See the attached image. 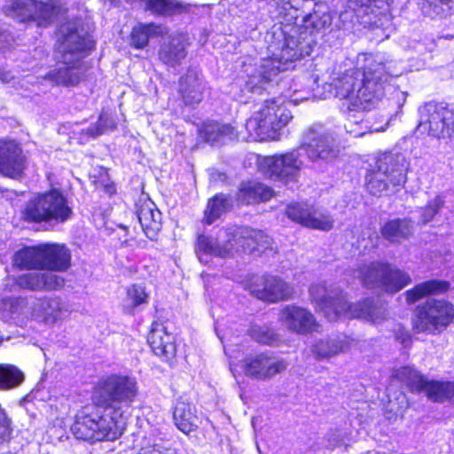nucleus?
I'll use <instances>...</instances> for the list:
<instances>
[{"mask_svg": "<svg viewBox=\"0 0 454 454\" xmlns=\"http://www.w3.org/2000/svg\"><path fill=\"white\" fill-rule=\"evenodd\" d=\"M230 368H231V371L232 372V373L234 374L236 369L234 368V364L231 362L230 363Z\"/></svg>", "mask_w": 454, "mask_h": 454, "instance_id": "864d4df0", "label": "nucleus"}, {"mask_svg": "<svg viewBox=\"0 0 454 454\" xmlns=\"http://www.w3.org/2000/svg\"><path fill=\"white\" fill-rule=\"evenodd\" d=\"M24 380L23 372L12 364H0V389L8 390L20 386Z\"/></svg>", "mask_w": 454, "mask_h": 454, "instance_id": "58836bf2", "label": "nucleus"}, {"mask_svg": "<svg viewBox=\"0 0 454 454\" xmlns=\"http://www.w3.org/2000/svg\"><path fill=\"white\" fill-rule=\"evenodd\" d=\"M309 294L317 308L329 321L340 317H357L373 324H380L387 316L383 303L366 299L356 304H348L346 296L339 289L328 290L325 285H312Z\"/></svg>", "mask_w": 454, "mask_h": 454, "instance_id": "0eeeda50", "label": "nucleus"}, {"mask_svg": "<svg viewBox=\"0 0 454 454\" xmlns=\"http://www.w3.org/2000/svg\"><path fill=\"white\" fill-rule=\"evenodd\" d=\"M205 90L206 82L196 71L188 70L179 80L178 94L185 106H194L201 102Z\"/></svg>", "mask_w": 454, "mask_h": 454, "instance_id": "b1692460", "label": "nucleus"}, {"mask_svg": "<svg viewBox=\"0 0 454 454\" xmlns=\"http://www.w3.org/2000/svg\"><path fill=\"white\" fill-rule=\"evenodd\" d=\"M231 200L229 196L217 194L208 201L205 211V222L207 224L213 223L224 212L231 207Z\"/></svg>", "mask_w": 454, "mask_h": 454, "instance_id": "4c0bfd02", "label": "nucleus"}, {"mask_svg": "<svg viewBox=\"0 0 454 454\" xmlns=\"http://www.w3.org/2000/svg\"><path fill=\"white\" fill-rule=\"evenodd\" d=\"M5 303L10 304V311L12 313H17L18 312V305L24 302V300L21 298H10L8 300H4Z\"/></svg>", "mask_w": 454, "mask_h": 454, "instance_id": "de8ad7c7", "label": "nucleus"}, {"mask_svg": "<svg viewBox=\"0 0 454 454\" xmlns=\"http://www.w3.org/2000/svg\"><path fill=\"white\" fill-rule=\"evenodd\" d=\"M168 33V29L163 24L138 23L131 30L129 43L135 49H145L151 38L162 37Z\"/></svg>", "mask_w": 454, "mask_h": 454, "instance_id": "bb28decb", "label": "nucleus"}, {"mask_svg": "<svg viewBox=\"0 0 454 454\" xmlns=\"http://www.w3.org/2000/svg\"><path fill=\"white\" fill-rule=\"evenodd\" d=\"M54 12L51 3L36 0H12L8 10V14L20 22L37 20L39 25L49 22Z\"/></svg>", "mask_w": 454, "mask_h": 454, "instance_id": "6ab92c4d", "label": "nucleus"}, {"mask_svg": "<svg viewBox=\"0 0 454 454\" xmlns=\"http://www.w3.org/2000/svg\"><path fill=\"white\" fill-rule=\"evenodd\" d=\"M346 344V336L339 335L335 338L317 341L313 347V352L319 358H330L344 351Z\"/></svg>", "mask_w": 454, "mask_h": 454, "instance_id": "c9c22d12", "label": "nucleus"}, {"mask_svg": "<svg viewBox=\"0 0 454 454\" xmlns=\"http://www.w3.org/2000/svg\"><path fill=\"white\" fill-rule=\"evenodd\" d=\"M316 83L314 79L309 74L298 76L292 81L288 90L282 93L280 98L289 100L294 105L309 99L312 96L313 86Z\"/></svg>", "mask_w": 454, "mask_h": 454, "instance_id": "c756f323", "label": "nucleus"}, {"mask_svg": "<svg viewBox=\"0 0 454 454\" xmlns=\"http://www.w3.org/2000/svg\"><path fill=\"white\" fill-rule=\"evenodd\" d=\"M419 122L418 129L427 132L434 137L451 136L450 121H453L454 112L434 103H427L419 110Z\"/></svg>", "mask_w": 454, "mask_h": 454, "instance_id": "dca6fc26", "label": "nucleus"}, {"mask_svg": "<svg viewBox=\"0 0 454 454\" xmlns=\"http://www.w3.org/2000/svg\"><path fill=\"white\" fill-rule=\"evenodd\" d=\"M286 214L292 221L311 229L329 231L333 223L327 211L313 205L290 204L286 209Z\"/></svg>", "mask_w": 454, "mask_h": 454, "instance_id": "a211bd4d", "label": "nucleus"}, {"mask_svg": "<svg viewBox=\"0 0 454 454\" xmlns=\"http://www.w3.org/2000/svg\"><path fill=\"white\" fill-rule=\"evenodd\" d=\"M258 280V285L251 286V293L260 300L276 302L293 295V287L278 277L265 276Z\"/></svg>", "mask_w": 454, "mask_h": 454, "instance_id": "412c9836", "label": "nucleus"}, {"mask_svg": "<svg viewBox=\"0 0 454 454\" xmlns=\"http://www.w3.org/2000/svg\"><path fill=\"white\" fill-rule=\"evenodd\" d=\"M25 168V157L20 145L14 141H0V173L18 177Z\"/></svg>", "mask_w": 454, "mask_h": 454, "instance_id": "5701e85b", "label": "nucleus"}, {"mask_svg": "<svg viewBox=\"0 0 454 454\" xmlns=\"http://www.w3.org/2000/svg\"><path fill=\"white\" fill-rule=\"evenodd\" d=\"M348 118L347 122L344 124V128L346 131L354 137H362L368 132H380L386 129V128L371 129L368 126L367 121H364L363 112L364 110L350 106H348Z\"/></svg>", "mask_w": 454, "mask_h": 454, "instance_id": "473e14b6", "label": "nucleus"}, {"mask_svg": "<svg viewBox=\"0 0 454 454\" xmlns=\"http://www.w3.org/2000/svg\"><path fill=\"white\" fill-rule=\"evenodd\" d=\"M443 204L444 200L441 195H436L433 200L428 201L427 206L421 211V223L425 224L430 222Z\"/></svg>", "mask_w": 454, "mask_h": 454, "instance_id": "37998d69", "label": "nucleus"}, {"mask_svg": "<svg viewBox=\"0 0 454 454\" xmlns=\"http://www.w3.org/2000/svg\"><path fill=\"white\" fill-rule=\"evenodd\" d=\"M126 424L127 419L121 415L96 404L76 414L71 430L77 439L83 441H114L122 434Z\"/></svg>", "mask_w": 454, "mask_h": 454, "instance_id": "6e6552de", "label": "nucleus"}, {"mask_svg": "<svg viewBox=\"0 0 454 454\" xmlns=\"http://www.w3.org/2000/svg\"><path fill=\"white\" fill-rule=\"evenodd\" d=\"M409 163L402 153H385L380 155L376 167L366 176V189L372 195H380L393 187H403L406 183Z\"/></svg>", "mask_w": 454, "mask_h": 454, "instance_id": "f8f14e48", "label": "nucleus"}, {"mask_svg": "<svg viewBox=\"0 0 454 454\" xmlns=\"http://www.w3.org/2000/svg\"><path fill=\"white\" fill-rule=\"evenodd\" d=\"M271 238L262 231L235 228L221 231L217 237L199 235L196 254L201 263L207 264L215 257L232 256L241 247L263 251L270 248Z\"/></svg>", "mask_w": 454, "mask_h": 454, "instance_id": "423d86ee", "label": "nucleus"}, {"mask_svg": "<svg viewBox=\"0 0 454 454\" xmlns=\"http://www.w3.org/2000/svg\"><path fill=\"white\" fill-rule=\"evenodd\" d=\"M273 195L271 188L257 182L241 184L237 194V200L240 204H252L269 200Z\"/></svg>", "mask_w": 454, "mask_h": 454, "instance_id": "7c9ffc66", "label": "nucleus"}, {"mask_svg": "<svg viewBox=\"0 0 454 454\" xmlns=\"http://www.w3.org/2000/svg\"><path fill=\"white\" fill-rule=\"evenodd\" d=\"M301 153L313 169L324 172L338 158L340 146L333 131L322 125H312L303 131L298 149L262 157L258 160V168L271 180L286 184L295 183L304 167Z\"/></svg>", "mask_w": 454, "mask_h": 454, "instance_id": "f03ea898", "label": "nucleus"}, {"mask_svg": "<svg viewBox=\"0 0 454 454\" xmlns=\"http://www.w3.org/2000/svg\"><path fill=\"white\" fill-rule=\"evenodd\" d=\"M2 340H3V339H2V336L0 335V341H1Z\"/></svg>", "mask_w": 454, "mask_h": 454, "instance_id": "4d7b16f0", "label": "nucleus"}, {"mask_svg": "<svg viewBox=\"0 0 454 454\" xmlns=\"http://www.w3.org/2000/svg\"><path fill=\"white\" fill-rule=\"evenodd\" d=\"M287 365L285 359L276 357L270 352H262L246 357L242 364V369L248 377L267 380L286 371Z\"/></svg>", "mask_w": 454, "mask_h": 454, "instance_id": "f3484780", "label": "nucleus"}, {"mask_svg": "<svg viewBox=\"0 0 454 454\" xmlns=\"http://www.w3.org/2000/svg\"><path fill=\"white\" fill-rule=\"evenodd\" d=\"M350 4H359L361 6H365L370 3V0H348Z\"/></svg>", "mask_w": 454, "mask_h": 454, "instance_id": "09e8293b", "label": "nucleus"}, {"mask_svg": "<svg viewBox=\"0 0 454 454\" xmlns=\"http://www.w3.org/2000/svg\"><path fill=\"white\" fill-rule=\"evenodd\" d=\"M147 341L153 353L158 356H164L168 359L176 353L174 337L168 332V328L163 323H153Z\"/></svg>", "mask_w": 454, "mask_h": 454, "instance_id": "393cba45", "label": "nucleus"}, {"mask_svg": "<svg viewBox=\"0 0 454 454\" xmlns=\"http://www.w3.org/2000/svg\"><path fill=\"white\" fill-rule=\"evenodd\" d=\"M400 43L403 48L414 50L419 55L423 54L426 50V46L424 43L414 40L410 41L407 38L402 39Z\"/></svg>", "mask_w": 454, "mask_h": 454, "instance_id": "49530a36", "label": "nucleus"}, {"mask_svg": "<svg viewBox=\"0 0 454 454\" xmlns=\"http://www.w3.org/2000/svg\"><path fill=\"white\" fill-rule=\"evenodd\" d=\"M0 79L3 81V82H8L10 79L9 77H7V75H4L3 77H0Z\"/></svg>", "mask_w": 454, "mask_h": 454, "instance_id": "6e6d98bb", "label": "nucleus"}, {"mask_svg": "<svg viewBox=\"0 0 454 454\" xmlns=\"http://www.w3.org/2000/svg\"><path fill=\"white\" fill-rule=\"evenodd\" d=\"M450 127H451V135L454 134V118L453 121H450Z\"/></svg>", "mask_w": 454, "mask_h": 454, "instance_id": "5fc2aeb1", "label": "nucleus"}, {"mask_svg": "<svg viewBox=\"0 0 454 454\" xmlns=\"http://www.w3.org/2000/svg\"><path fill=\"white\" fill-rule=\"evenodd\" d=\"M454 318V306L444 299H430L419 306L413 327L419 333L435 334L442 332Z\"/></svg>", "mask_w": 454, "mask_h": 454, "instance_id": "4468645a", "label": "nucleus"}, {"mask_svg": "<svg viewBox=\"0 0 454 454\" xmlns=\"http://www.w3.org/2000/svg\"><path fill=\"white\" fill-rule=\"evenodd\" d=\"M423 9L427 5L432 9L436 15H449L454 12V0H424Z\"/></svg>", "mask_w": 454, "mask_h": 454, "instance_id": "a19ab883", "label": "nucleus"}, {"mask_svg": "<svg viewBox=\"0 0 454 454\" xmlns=\"http://www.w3.org/2000/svg\"><path fill=\"white\" fill-rule=\"evenodd\" d=\"M293 119L291 112L280 97L265 100L258 110L247 120L246 135L242 140L264 141L278 140L283 129Z\"/></svg>", "mask_w": 454, "mask_h": 454, "instance_id": "1a4fd4ad", "label": "nucleus"}, {"mask_svg": "<svg viewBox=\"0 0 454 454\" xmlns=\"http://www.w3.org/2000/svg\"><path fill=\"white\" fill-rule=\"evenodd\" d=\"M278 320L287 330L306 334L317 330V324L312 313L307 309L295 305L283 307Z\"/></svg>", "mask_w": 454, "mask_h": 454, "instance_id": "aec40b11", "label": "nucleus"}, {"mask_svg": "<svg viewBox=\"0 0 454 454\" xmlns=\"http://www.w3.org/2000/svg\"><path fill=\"white\" fill-rule=\"evenodd\" d=\"M387 79L382 58L363 53L356 67L348 61L336 67L328 85L335 97L348 101V106L370 110L384 95Z\"/></svg>", "mask_w": 454, "mask_h": 454, "instance_id": "7ed1b4c3", "label": "nucleus"}, {"mask_svg": "<svg viewBox=\"0 0 454 454\" xmlns=\"http://www.w3.org/2000/svg\"><path fill=\"white\" fill-rule=\"evenodd\" d=\"M169 445V442L156 437L152 433L149 436L144 437L138 454H177Z\"/></svg>", "mask_w": 454, "mask_h": 454, "instance_id": "e433bc0d", "label": "nucleus"}, {"mask_svg": "<svg viewBox=\"0 0 454 454\" xmlns=\"http://www.w3.org/2000/svg\"><path fill=\"white\" fill-rule=\"evenodd\" d=\"M63 305L57 297L38 300L33 308L32 316L45 323H54L61 318Z\"/></svg>", "mask_w": 454, "mask_h": 454, "instance_id": "2f4dec72", "label": "nucleus"}, {"mask_svg": "<svg viewBox=\"0 0 454 454\" xmlns=\"http://www.w3.org/2000/svg\"><path fill=\"white\" fill-rule=\"evenodd\" d=\"M71 254L64 245L42 244L27 247L13 255V265L25 270H48L51 271L29 272L20 275L16 284L32 291H53L60 289L65 280L52 272L64 271L70 266Z\"/></svg>", "mask_w": 454, "mask_h": 454, "instance_id": "20e7f679", "label": "nucleus"}, {"mask_svg": "<svg viewBox=\"0 0 454 454\" xmlns=\"http://www.w3.org/2000/svg\"><path fill=\"white\" fill-rule=\"evenodd\" d=\"M250 335L257 342L266 345H277L279 340L278 335L265 325L252 326Z\"/></svg>", "mask_w": 454, "mask_h": 454, "instance_id": "ea45409f", "label": "nucleus"}, {"mask_svg": "<svg viewBox=\"0 0 454 454\" xmlns=\"http://www.w3.org/2000/svg\"><path fill=\"white\" fill-rule=\"evenodd\" d=\"M303 1L281 0L278 4V16L285 23L268 34V57L259 64L244 65V75L231 85V92L238 100L246 102L249 93L261 94L267 90L280 72L288 70L296 60L312 52L317 33L327 21L317 13L301 16L299 7Z\"/></svg>", "mask_w": 454, "mask_h": 454, "instance_id": "f257e3e1", "label": "nucleus"}, {"mask_svg": "<svg viewBox=\"0 0 454 454\" xmlns=\"http://www.w3.org/2000/svg\"><path fill=\"white\" fill-rule=\"evenodd\" d=\"M173 419L176 427L184 434L194 431L200 423L195 407L192 403L182 400L176 402Z\"/></svg>", "mask_w": 454, "mask_h": 454, "instance_id": "c85d7f7f", "label": "nucleus"}, {"mask_svg": "<svg viewBox=\"0 0 454 454\" xmlns=\"http://www.w3.org/2000/svg\"><path fill=\"white\" fill-rule=\"evenodd\" d=\"M395 338L398 340L402 345L407 347L411 343V334L408 330H406L403 325H396L395 329Z\"/></svg>", "mask_w": 454, "mask_h": 454, "instance_id": "a18cd8bd", "label": "nucleus"}, {"mask_svg": "<svg viewBox=\"0 0 454 454\" xmlns=\"http://www.w3.org/2000/svg\"><path fill=\"white\" fill-rule=\"evenodd\" d=\"M128 301L133 307L147 303L148 294L145 288L139 285H133L127 291Z\"/></svg>", "mask_w": 454, "mask_h": 454, "instance_id": "c03bdc74", "label": "nucleus"}, {"mask_svg": "<svg viewBox=\"0 0 454 454\" xmlns=\"http://www.w3.org/2000/svg\"><path fill=\"white\" fill-rule=\"evenodd\" d=\"M139 223L150 239H154L161 229V214L152 201L144 203L137 211Z\"/></svg>", "mask_w": 454, "mask_h": 454, "instance_id": "cd10ccee", "label": "nucleus"}, {"mask_svg": "<svg viewBox=\"0 0 454 454\" xmlns=\"http://www.w3.org/2000/svg\"><path fill=\"white\" fill-rule=\"evenodd\" d=\"M137 395V383L135 378L122 374H110L98 381L94 393L95 404L111 409L125 419L130 413L131 404Z\"/></svg>", "mask_w": 454, "mask_h": 454, "instance_id": "9d476101", "label": "nucleus"}, {"mask_svg": "<svg viewBox=\"0 0 454 454\" xmlns=\"http://www.w3.org/2000/svg\"><path fill=\"white\" fill-rule=\"evenodd\" d=\"M188 37L183 33H173L164 41L159 50V59L168 67H176L186 58Z\"/></svg>", "mask_w": 454, "mask_h": 454, "instance_id": "4be33fe9", "label": "nucleus"}, {"mask_svg": "<svg viewBox=\"0 0 454 454\" xmlns=\"http://www.w3.org/2000/svg\"><path fill=\"white\" fill-rule=\"evenodd\" d=\"M6 37L7 35L5 34L0 33V50L5 47Z\"/></svg>", "mask_w": 454, "mask_h": 454, "instance_id": "3c124183", "label": "nucleus"}, {"mask_svg": "<svg viewBox=\"0 0 454 454\" xmlns=\"http://www.w3.org/2000/svg\"><path fill=\"white\" fill-rule=\"evenodd\" d=\"M393 377L407 386L411 392H425L434 402L454 397V382L428 380L412 367H402L394 372Z\"/></svg>", "mask_w": 454, "mask_h": 454, "instance_id": "2eb2a0df", "label": "nucleus"}, {"mask_svg": "<svg viewBox=\"0 0 454 454\" xmlns=\"http://www.w3.org/2000/svg\"><path fill=\"white\" fill-rule=\"evenodd\" d=\"M21 215L30 223H63L71 218L73 210L63 191L51 188L31 197Z\"/></svg>", "mask_w": 454, "mask_h": 454, "instance_id": "9b49d317", "label": "nucleus"}, {"mask_svg": "<svg viewBox=\"0 0 454 454\" xmlns=\"http://www.w3.org/2000/svg\"><path fill=\"white\" fill-rule=\"evenodd\" d=\"M287 84H288V82H286V81H281V82H280V83H278V85L279 87H281L282 89H285V88L286 87V85H287Z\"/></svg>", "mask_w": 454, "mask_h": 454, "instance_id": "603ef678", "label": "nucleus"}, {"mask_svg": "<svg viewBox=\"0 0 454 454\" xmlns=\"http://www.w3.org/2000/svg\"><path fill=\"white\" fill-rule=\"evenodd\" d=\"M449 286L450 284L447 281L436 279L425 281L405 293L407 302L411 304L427 295L443 294Z\"/></svg>", "mask_w": 454, "mask_h": 454, "instance_id": "72a5a7b5", "label": "nucleus"}, {"mask_svg": "<svg viewBox=\"0 0 454 454\" xmlns=\"http://www.w3.org/2000/svg\"><path fill=\"white\" fill-rule=\"evenodd\" d=\"M58 50L61 53L62 66L50 72L45 78L56 85H75L83 77L82 59L94 47L90 35L79 30L74 24L61 26Z\"/></svg>", "mask_w": 454, "mask_h": 454, "instance_id": "39448f33", "label": "nucleus"}, {"mask_svg": "<svg viewBox=\"0 0 454 454\" xmlns=\"http://www.w3.org/2000/svg\"><path fill=\"white\" fill-rule=\"evenodd\" d=\"M105 191L108 194H114L115 192V187L113 184H106Z\"/></svg>", "mask_w": 454, "mask_h": 454, "instance_id": "8fccbe9b", "label": "nucleus"}, {"mask_svg": "<svg viewBox=\"0 0 454 454\" xmlns=\"http://www.w3.org/2000/svg\"><path fill=\"white\" fill-rule=\"evenodd\" d=\"M114 127L115 122L112 117L106 113H102L99 115L98 121L95 126L88 129V133L92 137H96L106 132L107 130L114 129Z\"/></svg>", "mask_w": 454, "mask_h": 454, "instance_id": "79ce46f5", "label": "nucleus"}, {"mask_svg": "<svg viewBox=\"0 0 454 454\" xmlns=\"http://www.w3.org/2000/svg\"><path fill=\"white\" fill-rule=\"evenodd\" d=\"M355 274L365 287L390 294L400 291L411 282L406 272L380 262L365 264Z\"/></svg>", "mask_w": 454, "mask_h": 454, "instance_id": "ddd939ff", "label": "nucleus"}, {"mask_svg": "<svg viewBox=\"0 0 454 454\" xmlns=\"http://www.w3.org/2000/svg\"><path fill=\"white\" fill-rule=\"evenodd\" d=\"M413 231V224L408 219H395L381 227L382 236L390 242H400L408 239Z\"/></svg>", "mask_w": 454, "mask_h": 454, "instance_id": "f704fd0d", "label": "nucleus"}, {"mask_svg": "<svg viewBox=\"0 0 454 454\" xmlns=\"http://www.w3.org/2000/svg\"><path fill=\"white\" fill-rule=\"evenodd\" d=\"M242 135H239L231 125L216 121L205 122L200 129V136L211 145H221L228 141L241 138Z\"/></svg>", "mask_w": 454, "mask_h": 454, "instance_id": "a878e982", "label": "nucleus"}]
</instances>
